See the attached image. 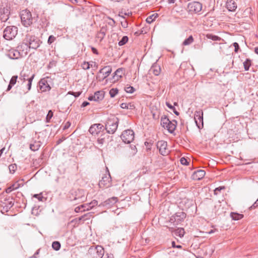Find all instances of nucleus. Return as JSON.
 Masks as SVG:
<instances>
[{
	"label": "nucleus",
	"mask_w": 258,
	"mask_h": 258,
	"mask_svg": "<svg viewBox=\"0 0 258 258\" xmlns=\"http://www.w3.org/2000/svg\"><path fill=\"white\" fill-rule=\"evenodd\" d=\"M117 202V198L115 197H113L111 198H109L104 201L103 203H102L101 205L99 206H102L103 207H106L107 208L111 207L114 204H115Z\"/></svg>",
	"instance_id": "obj_17"
},
{
	"label": "nucleus",
	"mask_w": 258,
	"mask_h": 258,
	"mask_svg": "<svg viewBox=\"0 0 258 258\" xmlns=\"http://www.w3.org/2000/svg\"><path fill=\"white\" fill-rule=\"evenodd\" d=\"M94 95L95 96V101H99L104 98V93L102 91H98L95 93Z\"/></svg>",
	"instance_id": "obj_24"
},
{
	"label": "nucleus",
	"mask_w": 258,
	"mask_h": 258,
	"mask_svg": "<svg viewBox=\"0 0 258 258\" xmlns=\"http://www.w3.org/2000/svg\"><path fill=\"white\" fill-rule=\"evenodd\" d=\"M60 243L59 242L55 241L52 242V247L55 250H58L60 248Z\"/></svg>",
	"instance_id": "obj_36"
},
{
	"label": "nucleus",
	"mask_w": 258,
	"mask_h": 258,
	"mask_svg": "<svg viewBox=\"0 0 258 258\" xmlns=\"http://www.w3.org/2000/svg\"><path fill=\"white\" fill-rule=\"evenodd\" d=\"M122 141L126 144L131 143L134 139V132L132 130H127L123 132L121 135Z\"/></svg>",
	"instance_id": "obj_8"
},
{
	"label": "nucleus",
	"mask_w": 258,
	"mask_h": 258,
	"mask_svg": "<svg viewBox=\"0 0 258 258\" xmlns=\"http://www.w3.org/2000/svg\"><path fill=\"white\" fill-rule=\"evenodd\" d=\"M231 218L234 220H238L242 219L243 217L242 214H238L237 213L232 212L230 214Z\"/></svg>",
	"instance_id": "obj_31"
},
{
	"label": "nucleus",
	"mask_w": 258,
	"mask_h": 258,
	"mask_svg": "<svg viewBox=\"0 0 258 258\" xmlns=\"http://www.w3.org/2000/svg\"><path fill=\"white\" fill-rule=\"evenodd\" d=\"M33 197L37 199L39 201H43V200L44 199V197L42 196L41 193L40 194H35Z\"/></svg>",
	"instance_id": "obj_47"
},
{
	"label": "nucleus",
	"mask_w": 258,
	"mask_h": 258,
	"mask_svg": "<svg viewBox=\"0 0 258 258\" xmlns=\"http://www.w3.org/2000/svg\"><path fill=\"white\" fill-rule=\"evenodd\" d=\"M172 246L173 247H177L178 248H181L182 247L181 245H176L174 241L172 242Z\"/></svg>",
	"instance_id": "obj_56"
},
{
	"label": "nucleus",
	"mask_w": 258,
	"mask_h": 258,
	"mask_svg": "<svg viewBox=\"0 0 258 258\" xmlns=\"http://www.w3.org/2000/svg\"><path fill=\"white\" fill-rule=\"evenodd\" d=\"M35 77V74H32L30 76V79L28 81V83L27 84V90L26 91H24V94H26L28 92L31 90V86H32V82L34 79Z\"/></svg>",
	"instance_id": "obj_27"
},
{
	"label": "nucleus",
	"mask_w": 258,
	"mask_h": 258,
	"mask_svg": "<svg viewBox=\"0 0 258 258\" xmlns=\"http://www.w3.org/2000/svg\"><path fill=\"white\" fill-rule=\"evenodd\" d=\"M166 106L169 108H170V109H172L173 108H174V106H172L169 102H166Z\"/></svg>",
	"instance_id": "obj_57"
},
{
	"label": "nucleus",
	"mask_w": 258,
	"mask_h": 258,
	"mask_svg": "<svg viewBox=\"0 0 258 258\" xmlns=\"http://www.w3.org/2000/svg\"><path fill=\"white\" fill-rule=\"evenodd\" d=\"M195 120L198 128L202 129L204 126L203 112L202 110L195 111Z\"/></svg>",
	"instance_id": "obj_10"
},
{
	"label": "nucleus",
	"mask_w": 258,
	"mask_h": 258,
	"mask_svg": "<svg viewBox=\"0 0 258 258\" xmlns=\"http://www.w3.org/2000/svg\"><path fill=\"white\" fill-rule=\"evenodd\" d=\"M97 204L98 201L96 200H93L91 203H90L88 205L85 206V208H86V209H83V211L89 210L93 208L94 207L97 206Z\"/></svg>",
	"instance_id": "obj_30"
},
{
	"label": "nucleus",
	"mask_w": 258,
	"mask_h": 258,
	"mask_svg": "<svg viewBox=\"0 0 258 258\" xmlns=\"http://www.w3.org/2000/svg\"><path fill=\"white\" fill-rule=\"evenodd\" d=\"M19 185L20 184L19 183L16 182V183H14L13 184H12L10 186L11 187L12 189L14 190L18 189L19 187Z\"/></svg>",
	"instance_id": "obj_53"
},
{
	"label": "nucleus",
	"mask_w": 258,
	"mask_h": 258,
	"mask_svg": "<svg viewBox=\"0 0 258 258\" xmlns=\"http://www.w3.org/2000/svg\"><path fill=\"white\" fill-rule=\"evenodd\" d=\"M17 165L16 164H11L9 166V168L10 172L14 173L17 169Z\"/></svg>",
	"instance_id": "obj_41"
},
{
	"label": "nucleus",
	"mask_w": 258,
	"mask_h": 258,
	"mask_svg": "<svg viewBox=\"0 0 258 258\" xmlns=\"http://www.w3.org/2000/svg\"><path fill=\"white\" fill-rule=\"evenodd\" d=\"M21 19L22 24L25 27H28L33 23V18L31 12L28 10L21 12Z\"/></svg>",
	"instance_id": "obj_5"
},
{
	"label": "nucleus",
	"mask_w": 258,
	"mask_h": 258,
	"mask_svg": "<svg viewBox=\"0 0 258 258\" xmlns=\"http://www.w3.org/2000/svg\"><path fill=\"white\" fill-rule=\"evenodd\" d=\"M14 201L11 198V199H6L5 202H2L0 204V211L4 213L7 212L14 206Z\"/></svg>",
	"instance_id": "obj_9"
},
{
	"label": "nucleus",
	"mask_w": 258,
	"mask_h": 258,
	"mask_svg": "<svg viewBox=\"0 0 258 258\" xmlns=\"http://www.w3.org/2000/svg\"><path fill=\"white\" fill-rule=\"evenodd\" d=\"M118 127V120H108L105 125V130L107 133L113 134L116 131Z\"/></svg>",
	"instance_id": "obj_13"
},
{
	"label": "nucleus",
	"mask_w": 258,
	"mask_h": 258,
	"mask_svg": "<svg viewBox=\"0 0 258 258\" xmlns=\"http://www.w3.org/2000/svg\"><path fill=\"white\" fill-rule=\"evenodd\" d=\"M161 125L164 128L167 129L170 133H173L176 128L177 121L175 120L170 121L166 116L164 115L161 117Z\"/></svg>",
	"instance_id": "obj_2"
},
{
	"label": "nucleus",
	"mask_w": 258,
	"mask_h": 258,
	"mask_svg": "<svg viewBox=\"0 0 258 258\" xmlns=\"http://www.w3.org/2000/svg\"><path fill=\"white\" fill-rule=\"evenodd\" d=\"M105 35V32L101 30L98 34V38H100V40L101 41L104 38Z\"/></svg>",
	"instance_id": "obj_48"
},
{
	"label": "nucleus",
	"mask_w": 258,
	"mask_h": 258,
	"mask_svg": "<svg viewBox=\"0 0 258 258\" xmlns=\"http://www.w3.org/2000/svg\"><path fill=\"white\" fill-rule=\"evenodd\" d=\"M187 9L191 13H198L202 9V5L198 2H192L188 4Z\"/></svg>",
	"instance_id": "obj_11"
},
{
	"label": "nucleus",
	"mask_w": 258,
	"mask_h": 258,
	"mask_svg": "<svg viewBox=\"0 0 258 258\" xmlns=\"http://www.w3.org/2000/svg\"><path fill=\"white\" fill-rule=\"evenodd\" d=\"M123 69L122 68L118 69L114 73V75L113 76V78L115 77V76H116L117 78L116 79V80H118L119 78L122 77V75L123 74Z\"/></svg>",
	"instance_id": "obj_33"
},
{
	"label": "nucleus",
	"mask_w": 258,
	"mask_h": 258,
	"mask_svg": "<svg viewBox=\"0 0 258 258\" xmlns=\"http://www.w3.org/2000/svg\"><path fill=\"white\" fill-rule=\"evenodd\" d=\"M128 39L127 36H124L122 37L121 39L118 42V45L119 46H122L124 45L128 41Z\"/></svg>",
	"instance_id": "obj_39"
},
{
	"label": "nucleus",
	"mask_w": 258,
	"mask_h": 258,
	"mask_svg": "<svg viewBox=\"0 0 258 258\" xmlns=\"http://www.w3.org/2000/svg\"><path fill=\"white\" fill-rule=\"evenodd\" d=\"M13 86V85H11V84L9 83V85L8 86V88H7V91H10L12 89Z\"/></svg>",
	"instance_id": "obj_64"
},
{
	"label": "nucleus",
	"mask_w": 258,
	"mask_h": 258,
	"mask_svg": "<svg viewBox=\"0 0 258 258\" xmlns=\"http://www.w3.org/2000/svg\"><path fill=\"white\" fill-rule=\"evenodd\" d=\"M123 21H121V26L124 28H126L128 27V23L126 20L124 19V17L122 16Z\"/></svg>",
	"instance_id": "obj_45"
},
{
	"label": "nucleus",
	"mask_w": 258,
	"mask_h": 258,
	"mask_svg": "<svg viewBox=\"0 0 258 258\" xmlns=\"http://www.w3.org/2000/svg\"><path fill=\"white\" fill-rule=\"evenodd\" d=\"M157 16H158L157 14H156L155 15V14H153L151 16L148 17L146 19V22L149 24H151L152 22H153V21L155 20V19L157 17Z\"/></svg>",
	"instance_id": "obj_38"
},
{
	"label": "nucleus",
	"mask_w": 258,
	"mask_h": 258,
	"mask_svg": "<svg viewBox=\"0 0 258 258\" xmlns=\"http://www.w3.org/2000/svg\"><path fill=\"white\" fill-rule=\"evenodd\" d=\"M104 129V126L102 124L100 123L94 124L90 126L89 132L92 135L95 136L98 135Z\"/></svg>",
	"instance_id": "obj_14"
},
{
	"label": "nucleus",
	"mask_w": 258,
	"mask_h": 258,
	"mask_svg": "<svg viewBox=\"0 0 258 258\" xmlns=\"http://www.w3.org/2000/svg\"><path fill=\"white\" fill-rule=\"evenodd\" d=\"M172 110L176 115H178L179 114V113L176 110L175 107H174Z\"/></svg>",
	"instance_id": "obj_63"
},
{
	"label": "nucleus",
	"mask_w": 258,
	"mask_h": 258,
	"mask_svg": "<svg viewBox=\"0 0 258 258\" xmlns=\"http://www.w3.org/2000/svg\"><path fill=\"white\" fill-rule=\"evenodd\" d=\"M118 89L117 88H112L109 91V94L111 98H113L118 93Z\"/></svg>",
	"instance_id": "obj_40"
},
{
	"label": "nucleus",
	"mask_w": 258,
	"mask_h": 258,
	"mask_svg": "<svg viewBox=\"0 0 258 258\" xmlns=\"http://www.w3.org/2000/svg\"><path fill=\"white\" fill-rule=\"evenodd\" d=\"M112 69L109 66H105L102 69H100L99 71V74H102L104 76L102 77V80L107 78L111 73Z\"/></svg>",
	"instance_id": "obj_19"
},
{
	"label": "nucleus",
	"mask_w": 258,
	"mask_h": 258,
	"mask_svg": "<svg viewBox=\"0 0 258 258\" xmlns=\"http://www.w3.org/2000/svg\"><path fill=\"white\" fill-rule=\"evenodd\" d=\"M109 136L105 133L102 134L98 139L97 143L102 146L105 143L106 138H108Z\"/></svg>",
	"instance_id": "obj_25"
},
{
	"label": "nucleus",
	"mask_w": 258,
	"mask_h": 258,
	"mask_svg": "<svg viewBox=\"0 0 258 258\" xmlns=\"http://www.w3.org/2000/svg\"><path fill=\"white\" fill-rule=\"evenodd\" d=\"M233 45L234 47V51L237 53L240 49L238 43L237 42H234L233 43Z\"/></svg>",
	"instance_id": "obj_52"
},
{
	"label": "nucleus",
	"mask_w": 258,
	"mask_h": 258,
	"mask_svg": "<svg viewBox=\"0 0 258 258\" xmlns=\"http://www.w3.org/2000/svg\"><path fill=\"white\" fill-rule=\"evenodd\" d=\"M167 146V142L164 141H159L157 143V147L159 149L160 153L163 156L167 155L168 153Z\"/></svg>",
	"instance_id": "obj_15"
},
{
	"label": "nucleus",
	"mask_w": 258,
	"mask_h": 258,
	"mask_svg": "<svg viewBox=\"0 0 258 258\" xmlns=\"http://www.w3.org/2000/svg\"><path fill=\"white\" fill-rule=\"evenodd\" d=\"M185 217L186 214L183 212H177L170 218V221L172 223H175L174 224L175 225H178L183 221Z\"/></svg>",
	"instance_id": "obj_12"
},
{
	"label": "nucleus",
	"mask_w": 258,
	"mask_h": 258,
	"mask_svg": "<svg viewBox=\"0 0 258 258\" xmlns=\"http://www.w3.org/2000/svg\"><path fill=\"white\" fill-rule=\"evenodd\" d=\"M30 48L28 44L25 43L24 39L23 42L20 43L16 49L12 48L9 50L8 55L11 59H18L26 56Z\"/></svg>",
	"instance_id": "obj_1"
},
{
	"label": "nucleus",
	"mask_w": 258,
	"mask_h": 258,
	"mask_svg": "<svg viewBox=\"0 0 258 258\" xmlns=\"http://www.w3.org/2000/svg\"><path fill=\"white\" fill-rule=\"evenodd\" d=\"M68 94L73 95L75 97H79L81 95V92H71L70 91V92H69L68 93Z\"/></svg>",
	"instance_id": "obj_54"
},
{
	"label": "nucleus",
	"mask_w": 258,
	"mask_h": 258,
	"mask_svg": "<svg viewBox=\"0 0 258 258\" xmlns=\"http://www.w3.org/2000/svg\"><path fill=\"white\" fill-rule=\"evenodd\" d=\"M71 126V123L70 122H67L64 126L63 127V130H66L68 129Z\"/></svg>",
	"instance_id": "obj_55"
},
{
	"label": "nucleus",
	"mask_w": 258,
	"mask_h": 258,
	"mask_svg": "<svg viewBox=\"0 0 258 258\" xmlns=\"http://www.w3.org/2000/svg\"><path fill=\"white\" fill-rule=\"evenodd\" d=\"M40 147V144L39 142L35 141L34 143L30 145V149L33 151L38 150Z\"/></svg>",
	"instance_id": "obj_28"
},
{
	"label": "nucleus",
	"mask_w": 258,
	"mask_h": 258,
	"mask_svg": "<svg viewBox=\"0 0 258 258\" xmlns=\"http://www.w3.org/2000/svg\"><path fill=\"white\" fill-rule=\"evenodd\" d=\"M13 190L12 189V188H11V186L8 187L6 190V191L7 193H10L12 191H13Z\"/></svg>",
	"instance_id": "obj_62"
},
{
	"label": "nucleus",
	"mask_w": 258,
	"mask_h": 258,
	"mask_svg": "<svg viewBox=\"0 0 258 258\" xmlns=\"http://www.w3.org/2000/svg\"><path fill=\"white\" fill-rule=\"evenodd\" d=\"M18 79V76H13L10 81V83L11 85H13V86L16 84L17 82V80Z\"/></svg>",
	"instance_id": "obj_44"
},
{
	"label": "nucleus",
	"mask_w": 258,
	"mask_h": 258,
	"mask_svg": "<svg viewBox=\"0 0 258 258\" xmlns=\"http://www.w3.org/2000/svg\"><path fill=\"white\" fill-rule=\"evenodd\" d=\"M19 79L24 83L26 81H28L30 79L29 75L26 72H22L20 75Z\"/></svg>",
	"instance_id": "obj_26"
},
{
	"label": "nucleus",
	"mask_w": 258,
	"mask_h": 258,
	"mask_svg": "<svg viewBox=\"0 0 258 258\" xmlns=\"http://www.w3.org/2000/svg\"><path fill=\"white\" fill-rule=\"evenodd\" d=\"M18 28L16 26H7L4 30V38L8 40L14 39L17 34Z\"/></svg>",
	"instance_id": "obj_4"
},
{
	"label": "nucleus",
	"mask_w": 258,
	"mask_h": 258,
	"mask_svg": "<svg viewBox=\"0 0 258 258\" xmlns=\"http://www.w3.org/2000/svg\"><path fill=\"white\" fill-rule=\"evenodd\" d=\"M39 86L40 89L42 91H49L51 89V87L48 84L47 81L44 79H41L39 81Z\"/></svg>",
	"instance_id": "obj_20"
},
{
	"label": "nucleus",
	"mask_w": 258,
	"mask_h": 258,
	"mask_svg": "<svg viewBox=\"0 0 258 258\" xmlns=\"http://www.w3.org/2000/svg\"><path fill=\"white\" fill-rule=\"evenodd\" d=\"M206 172L203 170H198L195 171L191 175L192 179L195 180H199L202 179L205 175Z\"/></svg>",
	"instance_id": "obj_18"
},
{
	"label": "nucleus",
	"mask_w": 258,
	"mask_h": 258,
	"mask_svg": "<svg viewBox=\"0 0 258 258\" xmlns=\"http://www.w3.org/2000/svg\"><path fill=\"white\" fill-rule=\"evenodd\" d=\"M97 255L96 258H102L104 253V250L102 246L100 245H97L95 247Z\"/></svg>",
	"instance_id": "obj_22"
},
{
	"label": "nucleus",
	"mask_w": 258,
	"mask_h": 258,
	"mask_svg": "<svg viewBox=\"0 0 258 258\" xmlns=\"http://www.w3.org/2000/svg\"><path fill=\"white\" fill-rule=\"evenodd\" d=\"M84 207H85L83 205H82L81 207H77L75 208V211L76 212H78L81 210V209L83 208Z\"/></svg>",
	"instance_id": "obj_59"
},
{
	"label": "nucleus",
	"mask_w": 258,
	"mask_h": 258,
	"mask_svg": "<svg viewBox=\"0 0 258 258\" xmlns=\"http://www.w3.org/2000/svg\"><path fill=\"white\" fill-rule=\"evenodd\" d=\"M88 100H90V101H95V96H94V95H91V96H90L89 97H88Z\"/></svg>",
	"instance_id": "obj_58"
},
{
	"label": "nucleus",
	"mask_w": 258,
	"mask_h": 258,
	"mask_svg": "<svg viewBox=\"0 0 258 258\" xmlns=\"http://www.w3.org/2000/svg\"><path fill=\"white\" fill-rule=\"evenodd\" d=\"M224 189H225V186H219L218 187H217L214 190V194L218 195L219 194V192H220L221 190Z\"/></svg>",
	"instance_id": "obj_50"
},
{
	"label": "nucleus",
	"mask_w": 258,
	"mask_h": 258,
	"mask_svg": "<svg viewBox=\"0 0 258 258\" xmlns=\"http://www.w3.org/2000/svg\"><path fill=\"white\" fill-rule=\"evenodd\" d=\"M150 71L153 73L155 76H158L159 75L161 69L159 66L154 64L151 68Z\"/></svg>",
	"instance_id": "obj_23"
},
{
	"label": "nucleus",
	"mask_w": 258,
	"mask_h": 258,
	"mask_svg": "<svg viewBox=\"0 0 258 258\" xmlns=\"http://www.w3.org/2000/svg\"><path fill=\"white\" fill-rule=\"evenodd\" d=\"M180 161L181 164H182V165H187L188 164V162L187 161V160L184 157H182L180 159Z\"/></svg>",
	"instance_id": "obj_51"
},
{
	"label": "nucleus",
	"mask_w": 258,
	"mask_h": 258,
	"mask_svg": "<svg viewBox=\"0 0 258 258\" xmlns=\"http://www.w3.org/2000/svg\"><path fill=\"white\" fill-rule=\"evenodd\" d=\"M91 49H92V52L96 54H98V50L95 48L92 47Z\"/></svg>",
	"instance_id": "obj_60"
},
{
	"label": "nucleus",
	"mask_w": 258,
	"mask_h": 258,
	"mask_svg": "<svg viewBox=\"0 0 258 258\" xmlns=\"http://www.w3.org/2000/svg\"><path fill=\"white\" fill-rule=\"evenodd\" d=\"M82 67L84 70H88L90 68V64L88 62L84 61L82 64Z\"/></svg>",
	"instance_id": "obj_43"
},
{
	"label": "nucleus",
	"mask_w": 258,
	"mask_h": 258,
	"mask_svg": "<svg viewBox=\"0 0 258 258\" xmlns=\"http://www.w3.org/2000/svg\"><path fill=\"white\" fill-rule=\"evenodd\" d=\"M69 198L72 201L78 202L83 201L85 199L84 190L81 189L71 190Z\"/></svg>",
	"instance_id": "obj_6"
},
{
	"label": "nucleus",
	"mask_w": 258,
	"mask_h": 258,
	"mask_svg": "<svg viewBox=\"0 0 258 258\" xmlns=\"http://www.w3.org/2000/svg\"><path fill=\"white\" fill-rule=\"evenodd\" d=\"M55 39H56V38L54 36L50 35L48 37V39L47 40V43L49 44H51L52 42H53L55 40Z\"/></svg>",
	"instance_id": "obj_49"
},
{
	"label": "nucleus",
	"mask_w": 258,
	"mask_h": 258,
	"mask_svg": "<svg viewBox=\"0 0 258 258\" xmlns=\"http://www.w3.org/2000/svg\"><path fill=\"white\" fill-rule=\"evenodd\" d=\"M89 104V103L88 102H87V101H84V102H83V103H82V104L81 106H82V107H84L87 106V105H88Z\"/></svg>",
	"instance_id": "obj_61"
},
{
	"label": "nucleus",
	"mask_w": 258,
	"mask_h": 258,
	"mask_svg": "<svg viewBox=\"0 0 258 258\" xmlns=\"http://www.w3.org/2000/svg\"><path fill=\"white\" fill-rule=\"evenodd\" d=\"M125 91L128 93H133L135 92V89L132 86H128L125 88Z\"/></svg>",
	"instance_id": "obj_42"
},
{
	"label": "nucleus",
	"mask_w": 258,
	"mask_h": 258,
	"mask_svg": "<svg viewBox=\"0 0 258 258\" xmlns=\"http://www.w3.org/2000/svg\"><path fill=\"white\" fill-rule=\"evenodd\" d=\"M99 186L100 188L109 187L111 185V178L109 170L106 168V174L102 177L101 180L99 181Z\"/></svg>",
	"instance_id": "obj_7"
},
{
	"label": "nucleus",
	"mask_w": 258,
	"mask_h": 258,
	"mask_svg": "<svg viewBox=\"0 0 258 258\" xmlns=\"http://www.w3.org/2000/svg\"><path fill=\"white\" fill-rule=\"evenodd\" d=\"M24 39L25 43L28 44L30 49H36L40 46V40L34 35L27 34Z\"/></svg>",
	"instance_id": "obj_3"
},
{
	"label": "nucleus",
	"mask_w": 258,
	"mask_h": 258,
	"mask_svg": "<svg viewBox=\"0 0 258 258\" xmlns=\"http://www.w3.org/2000/svg\"><path fill=\"white\" fill-rule=\"evenodd\" d=\"M226 7L228 11L233 12L237 8V5L233 0H229L226 3Z\"/></svg>",
	"instance_id": "obj_21"
},
{
	"label": "nucleus",
	"mask_w": 258,
	"mask_h": 258,
	"mask_svg": "<svg viewBox=\"0 0 258 258\" xmlns=\"http://www.w3.org/2000/svg\"><path fill=\"white\" fill-rule=\"evenodd\" d=\"M206 37L213 41H219L221 40L220 37H219L218 36L213 35L212 34H207L206 35Z\"/></svg>",
	"instance_id": "obj_35"
},
{
	"label": "nucleus",
	"mask_w": 258,
	"mask_h": 258,
	"mask_svg": "<svg viewBox=\"0 0 258 258\" xmlns=\"http://www.w3.org/2000/svg\"><path fill=\"white\" fill-rule=\"evenodd\" d=\"M53 116V112L51 110H49L46 115V121L49 122L50 119Z\"/></svg>",
	"instance_id": "obj_46"
},
{
	"label": "nucleus",
	"mask_w": 258,
	"mask_h": 258,
	"mask_svg": "<svg viewBox=\"0 0 258 258\" xmlns=\"http://www.w3.org/2000/svg\"><path fill=\"white\" fill-rule=\"evenodd\" d=\"M121 108L123 109H134L135 107L134 104L129 103H122L120 104Z\"/></svg>",
	"instance_id": "obj_32"
},
{
	"label": "nucleus",
	"mask_w": 258,
	"mask_h": 258,
	"mask_svg": "<svg viewBox=\"0 0 258 258\" xmlns=\"http://www.w3.org/2000/svg\"><path fill=\"white\" fill-rule=\"evenodd\" d=\"M174 234L180 238L182 237L184 234V230L182 228H178L174 231Z\"/></svg>",
	"instance_id": "obj_29"
},
{
	"label": "nucleus",
	"mask_w": 258,
	"mask_h": 258,
	"mask_svg": "<svg viewBox=\"0 0 258 258\" xmlns=\"http://www.w3.org/2000/svg\"><path fill=\"white\" fill-rule=\"evenodd\" d=\"M194 42V38L190 35L187 38L185 39L182 43L183 45H188L191 44Z\"/></svg>",
	"instance_id": "obj_34"
},
{
	"label": "nucleus",
	"mask_w": 258,
	"mask_h": 258,
	"mask_svg": "<svg viewBox=\"0 0 258 258\" xmlns=\"http://www.w3.org/2000/svg\"><path fill=\"white\" fill-rule=\"evenodd\" d=\"M244 68L245 71H248L251 66V60L247 58L246 60L243 62Z\"/></svg>",
	"instance_id": "obj_37"
},
{
	"label": "nucleus",
	"mask_w": 258,
	"mask_h": 258,
	"mask_svg": "<svg viewBox=\"0 0 258 258\" xmlns=\"http://www.w3.org/2000/svg\"><path fill=\"white\" fill-rule=\"evenodd\" d=\"M0 20L2 22H6L9 18L10 11L8 8H1L0 10Z\"/></svg>",
	"instance_id": "obj_16"
}]
</instances>
